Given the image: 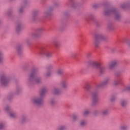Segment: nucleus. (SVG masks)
<instances>
[{
	"label": "nucleus",
	"mask_w": 130,
	"mask_h": 130,
	"mask_svg": "<svg viewBox=\"0 0 130 130\" xmlns=\"http://www.w3.org/2000/svg\"><path fill=\"white\" fill-rule=\"evenodd\" d=\"M89 113H90V111L89 110H86L84 112L83 114H84V115H88V114H89Z\"/></svg>",
	"instance_id": "obj_17"
},
{
	"label": "nucleus",
	"mask_w": 130,
	"mask_h": 130,
	"mask_svg": "<svg viewBox=\"0 0 130 130\" xmlns=\"http://www.w3.org/2000/svg\"><path fill=\"white\" fill-rule=\"evenodd\" d=\"M92 98L93 102H96L98 100V95L97 93H92Z\"/></svg>",
	"instance_id": "obj_9"
},
{
	"label": "nucleus",
	"mask_w": 130,
	"mask_h": 130,
	"mask_svg": "<svg viewBox=\"0 0 130 130\" xmlns=\"http://www.w3.org/2000/svg\"><path fill=\"white\" fill-rule=\"evenodd\" d=\"M1 83L4 85V86H6L8 83H9V80L6 78V77L5 76H2L1 77Z\"/></svg>",
	"instance_id": "obj_5"
},
{
	"label": "nucleus",
	"mask_w": 130,
	"mask_h": 130,
	"mask_svg": "<svg viewBox=\"0 0 130 130\" xmlns=\"http://www.w3.org/2000/svg\"><path fill=\"white\" fill-rule=\"evenodd\" d=\"M114 12V10H109L107 12H106V15H107V13H112Z\"/></svg>",
	"instance_id": "obj_23"
},
{
	"label": "nucleus",
	"mask_w": 130,
	"mask_h": 130,
	"mask_svg": "<svg viewBox=\"0 0 130 130\" xmlns=\"http://www.w3.org/2000/svg\"><path fill=\"white\" fill-rule=\"evenodd\" d=\"M17 51H18L19 54H20V53H21V52H22V48L21 47H18L17 48Z\"/></svg>",
	"instance_id": "obj_18"
},
{
	"label": "nucleus",
	"mask_w": 130,
	"mask_h": 130,
	"mask_svg": "<svg viewBox=\"0 0 130 130\" xmlns=\"http://www.w3.org/2000/svg\"><path fill=\"white\" fill-rule=\"evenodd\" d=\"M91 64L93 66V67L96 68L101 74H103V73L105 72V68L101 67V63L94 61L92 62Z\"/></svg>",
	"instance_id": "obj_2"
},
{
	"label": "nucleus",
	"mask_w": 130,
	"mask_h": 130,
	"mask_svg": "<svg viewBox=\"0 0 130 130\" xmlns=\"http://www.w3.org/2000/svg\"><path fill=\"white\" fill-rule=\"evenodd\" d=\"M19 12H20V13H22V9H20V10H19Z\"/></svg>",
	"instance_id": "obj_36"
},
{
	"label": "nucleus",
	"mask_w": 130,
	"mask_h": 130,
	"mask_svg": "<svg viewBox=\"0 0 130 130\" xmlns=\"http://www.w3.org/2000/svg\"><path fill=\"white\" fill-rule=\"evenodd\" d=\"M73 119H74V120H76V119H77V116H74L73 117Z\"/></svg>",
	"instance_id": "obj_29"
},
{
	"label": "nucleus",
	"mask_w": 130,
	"mask_h": 130,
	"mask_svg": "<svg viewBox=\"0 0 130 130\" xmlns=\"http://www.w3.org/2000/svg\"><path fill=\"white\" fill-rule=\"evenodd\" d=\"M4 128V124H0V129H3Z\"/></svg>",
	"instance_id": "obj_25"
},
{
	"label": "nucleus",
	"mask_w": 130,
	"mask_h": 130,
	"mask_svg": "<svg viewBox=\"0 0 130 130\" xmlns=\"http://www.w3.org/2000/svg\"><path fill=\"white\" fill-rule=\"evenodd\" d=\"M35 37H38V35H35Z\"/></svg>",
	"instance_id": "obj_37"
},
{
	"label": "nucleus",
	"mask_w": 130,
	"mask_h": 130,
	"mask_svg": "<svg viewBox=\"0 0 130 130\" xmlns=\"http://www.w3.org/2000/svg\"><path fill=\"white\" fill-rule=\"evenodd\" d=\"M37 83H39V79L37 80Z\"/></svg>",
	"instance_id": "obj_35"
},
{
	"label": "nucleus",
	"mask_w": 130,
	"mask_h": 130,
	"mask_svg": "<svg viewBox=\"0 0 130 130\" xmlns=\"http://www.w3.org/2000/svg\"><path fill=\"white\" fill-rule=\"evenodd\" d=\"M103 39V36L101 35H96L94 37V44L96 47H98V45L100 42V40Z\"/></svg>",
	"instance_id": "obj_4"
},
{
	"label": "nucleus",
	"mask_w": 130,
	"mask_h": 130,
	"mask_svg": "<svg viewBox=\"0 0 130 130\" xmlns=\"http://www.w3.org/2000/svg\"><path fill=\"white\" fill-rule=\"evenodd\" d=\"M117 64V62L116 61H113L111 62L109 64V70H112L114 69V67Z\"/></svg>",
	"instance_id": "obj_6"
},
{
	"label": "nucleus",
	"mask_w": 130,
	"mask_h": 130,
	"mask_svg": "<svg viewBox=\"0 0 130 130\" xmlns=\"http://www.w3.org/2000/svg\"><path fill=\"white\" fill-rule=\"evenodd\" d=\"M42 31V30L41 29H39L38 30L37 33H38V34H40Z\"/></svg>",
	"instance_id": "obj_27"
},
{
	"label": "nucleus",
	"mask_w": 130,
	"mask_h": 130,
	"mask_svg": "<svg viewBox=\"0 0 130 130\" xmlns=\"http://www.w3.org/2000/svg\"><path fill=\"white\" fill-rule=\"evenodd\" d=\"M58 75H61V74H62V70H59L57 71Z\"/></svg>",
	"instance_id": "obj_22"
},
{
	"label": "nucleus",
	"mask_w": 130,
	"mask_h": 130,
	"mask_svg": "<svg viewBox=\"0 0 130 130\" xmlns=\"http://www.w3.org/2000/svg\"><path fill=\"white\" fill-rule=\"evenodd\" d=\"M126 104H127V102L125 101H121V105L123 107H124V106H126Z\"/></svg>",
	"instance_id": "obj_11"
},
{
	"label": "nucleus",
	"mask_w": 130,
	"mask_h": 130,
	"mask_svg": "<svg viewBox=\"0 0 130 130\" xmlns=\"http://www.w3.org/2000/svg\"><path fill=\"white\" fill-rule=\"evenodd\" d=\"M61 92V89L59 88H55L53 93L55 95H58V94H60V92Z\"/></svg>",
	"instance_id": "obj_8"
},
{
	"label": "nucleus",
	"mask_w": 130,
	"mask_h": 130,
	"mask_svg": "<svg viewBox=\"0 0 130 130\" xmlns=\"http://www.w3.org/2000/svg\"><path fill=\"white\" fill-rule=\"evenodd\" d=\"M102 114L103 115H106L107 114H108V110H104L102 112Z\"/></svg>",
	"instance_id": "obj_12"
},
{
	"label": "nucleus",
	"mask_w": 130,
	"mask_h": 130,
	"mask_svg": "<svg viewBox=\"0 0 130 130\" xmlns=\"http://www.w3.org/2000/svg\"><path fill=\"white\" fill-rule=\"evenodd\" d=\"M109 82V80L107 79L104 82H103L101 85H99L98 86V88H99L100 87H102V86H105V85H106L108 82Z\"/></svg>",
	"instance_id": "obj_10"
},
{
	"label": "nucleus",
	"mask_w": 130,
	"mask_h": 130,
	"mask_svg": "<svg viewBox=\"0 0 130 130\" xmlns=\"http://www.w3.org/2000/svg\"><path fill=\"white\" fill-rule=\"evenodd\" d=\"M120 81H121L120 80H119L116 81V82L114 83V85H115V86H117V85H119V84H120Z\"/></svg>",
	"instance_id": "obj_15"
},
{
	"label": "nucleus",
	"mask_w": 130,
	"mask_h": 130,
	"mask_svg": "<svg viewBox=\"0 0 130 130\" xmlns=\"http://www.w3.org/2000/svg\"><path fill=\"white\" fill-rule=\"evenodd\" d=\"M41 54L43 55H46L47 57H50L51 56H52V53L49 52V51H48V50L46 48H43L41 49Z\"/></svg>",
	"instance_id": "obj_3"
},
{
	"label": "nucleus",
	"mask_w": 130,
	"mask_h": 130,
	"mask_svg": "<svg viewBox=\"0 0 130 130\" xmlns=\"http://www.w3.org/2000/svg\"><path fill=\"white\" fill-rule=\"evenodd\" d=\"M125 90L127 91H130V86H127L125 88Z\"/></svg>",
	"instance_id": "obj_26"
},
{
	"label": "nucleus",
	"mask_w": 130,
	"mask_h": 130,
	"mask_svg": "<svg viewBox=\"0 0 130 130\" xmlns=\"http://www.w3.org/2000/svg\"><path fill=\"white\" fill-rule=\"evenodd\" d=\"M61 85L63 89L68 88V86H69V84H68V82H67V81L66 80L62 81L61 83Z\"/></svg>",
	"instance_id": "obj_7"
},
{
	"label": "nucleus",
	"mask_w": 130,
	"mask_h": 130,
	"mask_svg": "<svg viewBox=\"0 0 130 130\" xmlns=\"http://www.w3.org/2000/svg\"><path fill=\"white\" fill-rule=\"evenodd\" d=\"M64 128H66V127L64 126H62L59 128V130H63Z\"/></svg>",
	"instance_id": "obj_24"
},
{
	"label": "nucleus",
	"mask_w": 130,
	"mask_h": 130,
	"mask_svg": "<svg viewBox=\"0 0 130 130\" xmlns=\"http://www.w3.org/2000/svg\"><path fill=\"white\" fill-rule=\"evenodd\" d=\"M55 46L57 47L58 46V45H57V43H55Z\"/></svg>",
	"instance_id": "obj_32"
},
{
	"label": "nucleus",
	"mask_w": 130,
	"mask_h": 130,
	"mask_svg": "<svg viewBox=\"0 0 130 130\" xmlns=\"http://www.w3.org/2000/svg\"><path fill=\"white\" fill-rule=\"evenodd\" d=\"M50 104L51 105H53L54 104H55V101L54 100H51L50 101Z\"/></svg>",
	"instance_id": "obj_19"
},
{
	"label": "nucleus",
	"mask_w": 130,
	"mask_h": 130,
	"mask_svg": "<svg viewBox=\"0 0 130 130\" xmlns=\"http://www.w3.org/2000/svg\"><path fill=\"white\" fill-rule=\"evenodd\" d=\"M6 111H8V110H9V107L6 108Z\"/></svg>",
	"instance_id": "obj_34"
},
{
	"label": "nucleus",
	"mask_w": 130,
	"mask_h": 130,
	"mask_svg": "<svg viewBox=\"0 0 130 130\" xmlns=\"http://www.w3.org/2000/svg\"><path fill=\"white\" fill-rule=\"evenodd\" d=\"M35 76V71H34L30 75V79H33L34 78V76Z\"/></svg>",
	"instance_id": "obj_13"
},
{
	"label": "nucleus",
	"mask_w": 130,
	"mask_h": 130,
	"mask_svg": "<svg viewBox=\"0 0 130 130\" xmlns=\"http://www.w3.org/2000/svg\"><path fill=\"white\" fill-rule=\"evenodd\" d=\"M97 7H98V5H95L93 6V8H94V9H96V8H97Z\"/></svg>",
	"instance_id": "obj_30"
},
{
	"label": "nucleus",
	"mask_w": 130,
	"mask_h": 130,
	"mask_svg": "<svg viewBox=\"0 0 130 130\" xmlns=\"http://www.w3.org/2000/svg\"><path fill=\"white\" fill-rule=\"evenodd\" d=\"M49 76H50V73H47V74H46V76H47V77H49Z\"/></svg>",
	"instance_id": "obj_31"
},
{
	"label": "nucleus",
	"mask_w": 130,
	"mask_h": 130,
	"mask_svg": "<svg viewBox=\"0 0 130 130\" xmlns=\"http://www.w3.org/2000/svg\"><path fill=\"white\" fill-rule=\"evenodd\" d=\"M85 88L86 89V90H89V85L86 86Z\"/></svg>",
	"instance_id": "obj_28"
},
{
	"label": "nucleus",
	"mask_w": 130,
	"mask_h": 130,
	"mask_svg": "<svg viewBox=\"0 0 130 130\" xmlns=\"http://www.w3.org/2000/svg\"><path fill=\"white\" fill-rule=\"evenodd\" d=\"M10 116L11 117H16V114H15L14 113H10Z\"/></svg>",
	"instance_id": "obj_20"
},
{
	"label": "nucleus",
	"mask_w": 130,
	"mask_h": 130,
	"mask_svg": "<svg viewBox=\"0 0 130 130\" xmlns=\"http://www.w3.org/2000/svg\"><path fill=\"white\" fill-rule=\"evenodd\" d=\"M45 93H46V89H43L41 90L40 92L41 98H36L34 100V102L35 104H37L38 105H41L42 103H43V100L42 99V97L45 95Z\"/></svg>",
	"instance_id": "obj_1"
},
{
	"label": "nucleus",
	"mask_w": 130,
	"mask_h": 130,
	"mask_svg": "<svg viewBox=\"0 0 130 130\" xmlns=\"http://www.w3.org/2000/svg\"><path fill=\"white\" fill-rule=\"evenodd\" d=\"M122 8H124V7H123V6H122Z\"/></svg>",
	"instance_id": "obj_38"
},
{
	"label": "nucleus",
	"mask_w": 130,
	"mask_h": 130,
	"mask_svg": "<svg viewBox=\"0 0 130 130\" xmlns=\"http://www.w3.org/2000/svg\"><path fill=\"white\" fill-rule=\"evenodd\" d=\"M4 59L3 58V54L2 53H0V63L3 62Z\"/></svg>",
	"instance_id": "obj_16"
},
{
	"label": "nucleus",
	"mask_w": 130,
	"mask_h": 130,
	"mask_svg": "<svg viewBox=\"0 0 130 130\" xmlns=\"http://www.w3.org/2000/svg\"><path fill=\"white\" fill-rule=\"evenodd\" d=\"M114 99H115V98H113L111 99V101H114Z\"/></svg>",
	"instance_id": "obj_33"
},
{
	"label": "nucleus",
	"mask_w": 130,
	"mask_h": 130,
	"mask_svg": "<svg viewBox=\"0 0 130 130\" xmlns=\"http://www.w3.org/2000/svg\"><path fill=\"white\" fill-rule=\"evenodd\" d=\"M127 128V127H126V126H122L121 127V129L122 130H126Z\"/></svg>",
	"instance_id": "obj_21"
},
{
	"label": "nucleus",
	"mask_w": 130,
	"mask_h": 130,
	"mask_svg": "<svg viewBox=\"0 0 130 130\" xmlns=\"http://www.w3.org/2000/svg\"><path fill=\"white\" fill-rule=\"evenodd\" d=\"M86 121H82L80 124L82 126H84V125H86Z\"/></svg>",
	"instance_id": "obj_14"
}]
</instances>
